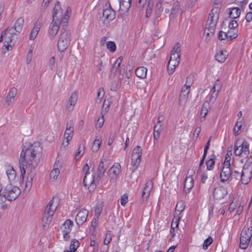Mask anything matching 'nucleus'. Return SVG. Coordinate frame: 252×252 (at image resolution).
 <instances>
[{"mask_svg":"<svg viewBox=\"0 0 252 252\" xmlns=\"http://www.w3.org/2000/svg\"><path fill=\"white\" fill-rule=\"evenodd\" d=\"M42 147L38 142L23 146L22 148L19 160L21 171L20 182L24 183L26 169L29 170L25 183V187L28 190L32 186L36 174L35 169L39 162Z\"/></svg>","mask_w":252,"mask_h":252,"instance_id":"f257e3e1","label":"nucleus"},{"mask_svg":"<svg viewBox=\"0 0 252 252\" xmlns=\"http://www.w3.org/2000/svg\"><path fill=\"white\" fill-rule=\"evenodd\" d=\"M70 9L67 8L65 11L63 13L61 8V3L58 1L55 4L52 13V21L58 23L63 27H66L68 20L69 17Z\"/></svg>","mask_w":252,"mask_h":252,"instance_id":"f03ea898","label":"nucleus"},{"mask_svg":"<svg viewBox=\"0 0 252 252\" xmlns=\"http://www.w3.org/2000/svg\"><path fill=\"white\" fill-rule=\"evenodd\" d=\"M221 88V84L217 80L215 82L213 87L211 90L210 94L209 95V102L206 100L204 103L203 104V107L201 109L200 115L201 117V119H203V120H205L206 116H207L208 109L210 107V103L213 104L216 100V98L217 97L219 93Z\"/></svg>","mask_w":252,"mask_h":252,"instance_id":"7ed1b4c3","label":"nucleus"},{"mask_svg":"<svg viewBox=\"0 0 252 252\" xmlns=\"http://www.w3.org/2000/svg\"><path fill=\"white\" fill-rule=\"evenodd\" d=\"M21 193L19 188L11 184L7 185L0 192V203H3L7 200L11 201L16 199Z\"/></svg>","mask_w":252,"mask_h":252,"instance_id":"20e7f679","label":"nucleus"},{"mask_svg":"<svg viewBox=\"0 0 252 252\" xmlns=\"http://www.w3.org/2000/svg\"><path fill=\"white\" fill-rule=\"evenodd\" d=\"M17 39V34L14 32L12 28H7L2 32L0 37V42L4 41V46L7 51L11 50Z\"/></svg>","mask_w":252,"mask_h":252,"instance_id":"39448f33","label":"nucleus"},{"mask_svg":"<svg viewBox=\"0 0 252 252\" xmlns=\"http://www.w3.org/2000/svg\"><path fill=\"white\" fill-rule=\"evenodd\" d=\"M162 2V0H148L146 9V17H150L155 3V18L156 19L159 17L163 10Z\"/></svg>","mask_w":252,"mask_h":252,"instance_id":"423d86ee","label":"nucleus"},{"mask_svg":"<svg viewBox=\"0 0 252 252\" xmlns=\"http://www.w3.org/2000/svg\"><path fill=\"white\" fill-rule=\"evenodd\" d=\"M71 39V33L69 32L64 31L60 35L57 46L61 52H64L69 46Z\"/></svg>","mask_w":252,"mask_h":252,"instance_id":"0eeeda50","label":"nucleus"},{"mask_svg":"<svg viewBox=\"0 0 252 252\" xmlns=\"http://www.w3.org/2000/svg\"><path fill=\"white\" fill-rule=\"evenodd\" d=\"M249 145L246 141H237L234 145V153L236 156L247 158L249 154Z\"/></svg>","mask_w":252,"mask_h":252,"instance_id":"6e6552de","label":"nucleus"},{"mask_svg":"<svg viewBox=\"0 0 252 252\" xmlns=\"http://www.w3.org/2000/svg\"><path fill=\"white\" fill-rule=\"evenodd\" d=\"M219 11L218 7H213L207 20L206 27L210 29L212 32L215 29L219 17Z\"/></svg>","mask_w":252,"mask_h":252,"instance_id":"1a4fd4ad","label":"nucleus"},{"mask_svg":"<svg viewBox=\"0 0 252 252\" xmlns=\"http://www.w3.org/2000/svg\"><path fill=\"white\" fill-rule=\"evenodd\" d=\"M142 156V149L140 146H137L133 150L131 154V165L132 171H134L138 167Z\"/></svg>","mask_w":252,"mask_h":252,"instance_id":"9d476101","label":"nucleus"},{"mask_svg":"<svg viewBox=\"0 0 252 252\" xmlns=\"http://www.w3.org/2000/svg\"><path fill=\"white\" fill-rule=\"evenodd\" d=\"M190 80V83L189 85L185 84V85L182 87L181 94L179 98V104L181 106H184L186 104L188 99L189 94L190 92V87L192 84V77L191 76H189L187 77V81Z\"/></svg>","mask_w":252,"mask_h":252,"instance_id":"9b49d317","label":"nucleus"},{"mask_svg":"<svg viewBox=\"0 0 252 252\" xmlns=\"http://www.w3.org/2000/svg\"><path fill=\"white\" fill-rule=\"evenodd\" d=\"M74 134L73 125L72 121L68 122L66 124V129L64 134V140L62 142V145L65 148L71 141Z\"/></svg>","mask_w":252,"mask_h":252,"instance_id":"f8f14e48","label":"nucleus"},{"mask_svg":"<svg viewBox=\"0 0 252 252\" xmlns=\"http://www.w3.org/2000/svg\"><path fill=\"white\" fill-rule=\"evenodd\" d=\"M121 166L119 163H115L108 171L110 182L115 183L121 172Z\"/></svg>","mask_w":252,"mask_h":252,"instance_id":"ddd939ff","label":"nucleus"},{"mask_svg":"<svg viewBox=\"0 0 252 252\" xmlns=\"http://www.w3.org/2000/svg\"><path fill=\"white\" fill-rule=\"evenodd\" d=\"M115 18V12L110 4H106L103 8L102 18L104 22L109 23Z\"/></svg>","mask_w":252,"mask_h":252,"instance_id":"4468645a","label":"nucleus"},{"mask_svg":"<svg viewBox=\"0 0 252 252\" xmlns=\"http://www.w3.org/2000/svg\"><path fill=\"white\" fill-rule=\"evenodd\" d=\"M83 172L85 174L84 178L83 183L84 186L86 187H89L94 182V176L93 173H91L89 170V167L87 163H86L83 168Z\"/></svg>","mask_w":252,"mask_h":252,"instance_id":"2eb2a0df","label":"nucleus"},{"mask_svg":"<svg viewBox=\"0 0 252 252\" xmlns=\"http://www.w3.org/2000/svg\"><path fill=\"white\" fill-rule=\"evenodd\" d=\"M195 171L193 169L189 170L187 173V176L185 180L184 190L186 193L189 192L193 186L194 180L192 178Z\"/></svg>","mask_w":252,"mask_h":252,"instance_id":"dca6fc26","label":"nucleus"},{"mask_svg":"<svg viewBox=\"0 0 252 252\" xmlns=\"http://www.w3.org/2000/svg\"><path fill=\"white\" fill-rule=\"evenodd\" d=\"M232 167L228 166L226 163L222 165V169L220 173V181L224 182L227 181L232 174Z\"/></svg>","mask_w":252,"mask_h":252,"instance_id":"f3484780","label":"nucleus"},{"mask_svg":"<svg viewBox=\"0 0 252 252\" xmlns=\"http://www.w3.org/2000/svg\"><path fill=\"white\" fill-rule=\"evenodd\" d=\"M252 177V169L244 166L241 172V181L242 184L247 185Z\"/></svg>","mask_w":252,"mask_h":252,"instance_id":"a211bd4d","label":"nucleus"},{"mask_svg":"<svg viewBox=\"0 0 252 252\" xmlns=\"http://www.w3.org/2000/svg\"><path fill=\"white\" fill-rule=\"evenodd\" d=\"M108 167V161L106 158L102 159L99 162L97 169V178H101Z\"/></svg>","mask_w":252,"mask_h":252,"instance_id":"6ab92c4d","label":"nucleus"},{"mask_svg":"<svg viewBox=\"0 0 252 252\" xmlns=\"http://www.w3.org/2000/svg\"><path fill=\"white\" fill-rule=\"evenodd\" d=\"M88 210L83 209L77 214L75 218V221L78 226L82 225L87 220L88 216Z\"/></svg>","mask_w":252,"mask_h":252,"instance_id":"aec40b11","label":"nucleus"},{"mask_svg":"<svg viewBox=\"0 0 252 252\" xmlns=\"http://www.w3.org/2000/svg\"><path fill=\"white\" fill-rule=\"evenodd\" d=\"M227 193V189L223 187H218L214 189L213 196L215 199L220 200L223 199Z\"/></svg>","mask_w":252,"mask_h":252,"instance_id":"412c9836","label":"nucleus"},{"mask_svg":"<svg viewBox=\"0 0 252 252\" xmlns=\"http://www.w3.org/2000/svg\"><path fill=\"white\" fill-rule=\"evenodd\" d=\"M62 168V164L59 160L56 161L54 164L53 169L51 171L50 177L51 180L55 181L57 179V178L60 174V170Z\"/></svg>","mask_w":252,"mask_h":252,"instance_id":"4be33fe9","label":"nucleus"},{"mask_svg":"<svg viewBox=\"0 0 252 252\" xmlns=\"http://www.w3.org/2000/svg\"><path fill=\"white\" fill-rule=\"evenodd\" d=\"M181 45L177 43L171 51L170 60L180 61Z\"/></svg>","mask_w":252,"mask_h":252,"instance_id":"5701e85b","label":"nucleus"},{"mask_svg":"<svg viewBox=\"0 0 252 252\" xmlns=\"http://www.w3.org/2000/svg\"><path fill=\"white\" fill-rule=\"evenodd\" d=\"M57 208V198L53 197L51 200L46 207L45 209L44 213H47V214L52 215L53 216L54 212L56 210Z\"/></svg>","mask_w":252,"mask_h":252,"instance_id":"b1692460","label":"nucleus"},{"mask_svg":"<svg viewBox=\"0 0 252 252\" xmlns=\"http://www.w3.org/2000/svg\"><path fill=\"white\" fill-rule=\"evenodd\" d=\"M60 25L58 23L52 21L50 23L49 29L48 34L50 39H53L59 32Z\"/></svg>","mask_w":252,"mask_h":252,"instance_id":"393cba45","label":"nucleus"},{"mask_svg":"<svg viewBox=\"0 0 252 252\" xmlns=\"http://www.w3.org/2000/svg\"><path fill=\"white\" fill-rule=\"evenodd\" d=\"M77 92L74 91L71 94L68 103L66 104V109L67 111L71 112L73 110V107L77 101Z\"/></svg>","mask_w":252,"mask_h":252,"instance_id":"a878e982","label":"nucleus"},{"mask_svg":"<svg viewBox=\"0 0 252 252\" xmlns=\"http://www.w3.org/2000/svg\"><path fill=\"white\" fill-rule=\"evenodd\" d=\"M41 25L42 17H39L37 20V21L35 22L34 27L31 31L30 36V39L31 40H33L35 38L40 29Z\"/></svg>","mask_w":252,"mask_h":252,"instance_id":"bb28decb","label":"nucleus"},{"mask_svg":"<svg viewBox=\"0 0 252 252\" xmlns=\"http://www.w3.org/2000/svg\"><path fill=\"white\" fill-rule=\"evenodd\" d=\"M17 94V90L16 88L13 87L8 92L5 100V103L7 106L10 105L14 101L15 96Z\"/></svg>","mask_w":252,"mask_h":252,"instance_id":"cd10ccee","label":"nucleus"},{"mask_svg":"<svg viewBox=\"0 0 252 252\" xmlns=\"http://www.w3.org/2000/svg\"><path fill=\"white\" fill-rule=\"evenodd\" d=\"M5 171L9 181L10 182H14L16 179V173L13 167L10 165H7L6 166Z\"/></svg>","mask_w":252,"mask_h":252,"instance_id":"c85d7f7f","label":"nucleus"},{"mask_svg":"<svg viewBox=\"0 0 252 252\" xmlns=\"http://www.w3.org/2000/svg\"><path fill=\"white\" fill-rule=\"evenodd\" d=\"M153 187V183L151 180H149L146 184L142 192V197L143 199H147L150 195V191Z\"/></svg>","mask_w":252,"mask_h":252,"instance_id":"c756f323","label":"nucleus"},{"mask_svg":"<svg viewBox=\"0 0 252 252\" xmlns=\"http://www.w3.org/2000/svg\"><path fill=\"white\" fill-rule=\"evenodd\" d=\"M180 61L169 60L167 65V71L169 74H172L179 65Z\"/></svg>","mask_w":252,"mask_h":252,"instance_id":"7c9ffc66","label":"nucleus"},{"mask_svg":"<svg viewBox=\"0 0 252 252\" xmlns=\"http://www.w3.org/2000/svg\"><path fill=\"white\" fill-rule=\"evenodd\" d=\"M228 56L227 51L223 50L219 51L216 55V59L220 63L224 62Z\"/></svg>","mask_w":252,"mask_h":252,"instance_id":"2f4dec72","label":"nucleus"},{"mask_svg":"<svg viewBox=\"0 0 252 252\" xmlns=\"http://www.w3.org/2000/svg\"><path fill=\"white\" fill-rule=\"evenodd\" d=\"M24 20L22 17H20L16 21L14 27L12 28L13 31L15 30L17 32H20L23 29Z\"/></svg>","mask_w":252,"mask_h":252,"instance_id":"473e14b6","label":"nucleus"},{"mask_svg":"<svg viewBox=\"0 0 252 252\" xmlns=\"http://www.w3.org/2000/svg\"><path fill=\"white\" fill-rule=\"evenodd\" d=\"M73 226V222L70 220H67L63 223L61 228L62 232L70 233Z\"/></svg>","mask_w":252,"mask_h":252,"instance_id":"72a5a7b5","label":"nucleus"},{"mask_svg":"<svg viewBox=\"0 0 252 252\" xmlns=\"http://www.w3.org/2000/svg\"><path fill=\"white\" fill-rule=\"evenodd\" d=\"M131 1L120 0V9L124 12H127L131 6Z\"/></svg>","mask_w":252,"mask_h":252,"instance_id":"f704fd0d","label":"nucleus"},{"mask_svg":"<svg viewBox=\"0 0 252 252\" xmlns=\"http://www.w3.org/2000/svg\"><path fill=\"white\" fill-rule=\"evenodd\" d=\"M147 69L144 66H140L135 70L136 75L140 78H145L147 75Z\"/></svg>","mask_w":252,"mask_h":252,"instance_id":"c9c22d12","label":"nucleus"},{"mask_svg":"<svg viewBox=\"0 0 252 252\" xmlns=\"http://www.w3.org/2000/svg\"><path fill=\"white\" fill-rule=\"evenodd\" d=\"M52 218L53 215L47 214V213H44L42 218L43 226L44 227H47L52 221Z\"/></svg>","mask_w":252,"mask_h":252,"instance_id":"e433bc0d","label":"nucleus"},{"mask_svg":"<svg viewBox=\"0 0 252 252\" xmlns=\"http://www.w3.org/2000/svg\"><path fill=\"white\" fill-rule=\"evenodd\" d=\"M230 11L229 15L232 19L238 18L241 14V10L238 7H232L229 8Z\"/></svg>","mask_w":252,"mask_h":252,"instance_id":"4c0bfd02","label":"nucleus"},{"mask_svg":"<svg viewBox=\"0 0 252 252\" xmlns=\"http://www.w3.org/2000/svg\"><path fill=\"white\" fill-rule=\"evenodd\" d=\"M101 143V137L99 136H97L96 137L94 141L93 146H92V150L93 152L97 151L99 148L100 144Z\"/></svg>","mask_w":252,"mask_h":252,"instance_id":"58836bf2","label":"nucleus"},{"mask_svg":"<svg viewBox=\"0 0 252 252\" xmlns=\"http://www.w3.org/2000/svg\"><path fill=\"white\" fill-rule=\"evenodd\" d=\"M85 148V146L84 143H82L79 146L78 151L75 156V158L76 160H78L84 154Z\"/></svg>","mask_w":252,"mask_h":252,"instance_id":"ea45409f","label":"nucleus"},{"mask_svg":"<svg viewBox=\"0 0 252 252\" xmlns=\"http://www.w3.org/2000/svg\"><path fill=\"white\" fill-rule=\"evenodd\" d=\"M252 236V234L249 228H244L242 231L240 237L243 238L246 237V239L250 240Z\"/></svg>","mask_w":252,"mask_h":252,"instance_id":"a19ab883","label":"nucleus"},{"mask_svg":"<svg viewBox=\"0 0 252 252\" xmlns=\"http://www.w3.org/2000/svg\"><path fill=\"white\" fill-rule=\"evenodd\" d=\"M79 245L80 244L78 240L76 239L71 240L69 246V249L70 250V252H75L77 250V248L79 247Z\"/></svg>","mask_w":252,"mask_h":252,"instance_id":"79ce46f5","label":"nucleus"},{"mask_svg":"<svg viewBox=\"0 0 252 252\" xmlns=\"http://www.w3.org/2000/svg\"><path fill=\"white\" fill-rule=\"evenodd\" d=\"M185 208L184 202L183 201H178L175 208L176 213L177 214L178 212V215H180L184 210Z\"/></svg>","mask_w":252,"mask_h":252,"instance_id":"37998d69","label":"nucleus"},{"mask_svg":"<svg viewBox=\"0 0 252 252\" xmlns=\"http://www.w3.org/2000/svg\"><path fill=\"white\" fill-rule=\"evenodd\" d=\"M122 62V57H120L118 59L116 60L113 65L112 66L111 71L112 72H116L117 69L120 67Z\"/></svg>","mask_w":252,"mask_h":252,"instance_id":"c03bdc74","label":"nucleus"},{"mask_svg":"<svg viewBox=\"0 0 252 252\" xmlns=\"http://www.w3.org/2000/svg\"><path fill=\"white\" fill-rule=\"evenodd\" d=\"M250 240L240 237V248L242 249H246L248 247Z\"/></svg>","mask_w":252,"mask_h":252,"instance_id":"a18cd8bd","label":"nucleus"},{"mask_svg":"<svg viewBox=\"0 0 252 252\" xmlns=\"http://www.w3.org/2000/svg\"><path fill=\"white\" fill-rule=\"evenodd\" d=\"M226 33V36H227V40H232V39L235 38L238 36V34L237 32H234L231 31V30H229Z\"/></svg>","mask_w":252,"mask_h":252,"instance_id":"49530a36","label":"nucleus"},{"mask_svg":"<svg viewBox=\"0 0 252 252\" xmlns=\"http://www.w3.org/2000/svg\"><path fill=\"white\" fill-rule=\"evenodd\" d=\"M242 126L241 122H237L233 129V131L235 135H239L241 132V127Z\"/></svg>","mask_w":252,"mask_h":252,"instance_id":"de8ad7c7","label":"nucleus"},{"mask_svg":"<svg viewBox=\"0 0 252 252\" xmlns=\"http://www.w3.org/2000/svg\"><path fill=\"white\" fill-rule=\"evenodd\" d=\"M104 95V91L102 88H100L97 92L96 101L100 103Z\"/></svg>","mask_w":252,"mask_h":252,"instance_id":"09e8293b","label":"nucleus"},{"mask_svg":"<svg viewBox=\"0 0 252 252\" xmlns=\"http://www.w3.org/2000/svg\"><path fill=\"white\" fill-rule=\"evenodd\" d=\"M215 161L213 158L208 159L206 162L207 169L208 170H211L213 169L215 165Z\"/></svg>","mask_w":252,"mask_h":252,"instance_id":"8fccbe9b","label":"nucleus"},{"mask_svg":"<svg viewBox=\"0 0 252 252\" xmlns=\"http://www.w3.org/2000/svg\"><path fill=\"white\" fill-rule=\"evenodd\" d=\"M107 48L111 52H114L116 50V46L115 43L113 41H108L106 43Z\"/></svg>","mask_w":252,"mask_h":252,"instance_id":"3c124183","label":"nucleus"},{"mask_svg":"<svg viewBox=\"0 0 252 252\" xmlns=\"http://www.w3.org/2000/svg\"><path fill=\"white\" fill-rule=\"evenodd\" d=\"M213 240L211 237H209L206 239L203 243V248L204 250H207L208 247L213 243Z\"/></svg>","mask_w":252,"mask_h":252,"instance_id":"603ef678","label":"nucleus"},{"mask_svg":"<svg viewBox=\"0 0 252 252\" xmlns=\"http://www.w3.org/2000/svg\"><path fill=\"white\" fill-rule=\"evenodd\" d=\"M33 55V52H32V49L31 48L30 49L29 51H28L27 56H26V63L28 64H29L32 58Z\"/></svg>","mask_w":252,"mask_h":252,"instance_id":"864d4df0","label":"nucleus"},{"mask_svg":"<svg viewBox=\"0 0 252 252\" xmlns=\"http://www.w3.org/2000/svg\"><path fill=\"white\" fill-rule=\"evenodd\" d=\"M180 220V217L175 218L171 223V228L174 229L177 228L179 225V223Z\"/></svg>","mask_w":252,"mask_h":252,"instance_id":"5fc2aeb1","label":"nucleus"},{"mask_svg":"<svg viewBox=\"0 0 252 252\" xmlns=\"http://www.w3.org/2000/svg\"><path fill=\"white\" fill-rule=\"evenodd\" d=\"M231 175L236 180L241 179V172L233 168Z\"/></svg>","mask_w":252,"mask_h":252,"instance_id":"6e6d98bb","label":"nucleus"},{"mask_svg":"<svg viewBox=\"0 0 252 252\" xmlns=\"http://www.w3.org/2000/svg\"><path fill=\"white\" fill-rule=\"evenodd\" d=\"M111 240V235L109 232L107 233L105 235V238L104 240L103 243L105 245H108Z\"/></svg>","mask_w":252,"mask_h":252,"instance_id":"4d7b16f0","label":"nucleus"},{"mask_svg":"<svg viewBox=\"0 0 252 252\" xmlns=\"http://www.w3.org/2000/svg\"><path fill=\"white\" fill-rule=\"evenodd\" d=\"M244 166L252 169V156H250L248 158L246 163H245Z\"/></svg>","mask_w":252,"mask_h":252,"instance_id":"13d9d810","label":"nucleus"},{"mask_svg":"<svg viewBox=\"0 0 252 252\" xmlns=\"http://www.w3.org/2000/svg\"><path fill=\"white\" fill-rule=\"evenodd\" d=\"M238 26V23L236 21L232 20L231 21L228 25V27L230 30H233L236 28Z\"/></svg>","mask_w":252,"mask_h":252,"instance_id":"bf43d9fd","label":"nucleus"},{"mask_svg":"<svg viewBox=\"0 0 252 252\" xmlns=\"http://www.w3.org/2000/svg\"><path fill=\"white\" fill-rule=\"evenodd\" d=\"M215 30V29H214L212 32H212L210 30V29L207 28V27H206L205 29L204 30V33L206 34V36L211 37L214 35Z\"/></svg>","mask_w":252,"mask_h":252,"instance_id":"052dcab7","label":"nucleus"},{"mask_svg":"<svg viewBox=\"0 0 252 252\" xmlns=\"http://www.w3.org/2000/svg\"><path fill=\"white\" fill-rule=\"evenodd\" d=\"M56 60L54 57H52L51 59L50 60L49 63V68L51 70H53L55 66Z\"/></svg>","mask_w":252,"mask_h":252,"instance_id":"680f3d73","label":"nucleus"},{"mask_svg":"<svg viewBox=\"0 0 252 252\" xmlns=\"http://www.w3.org/2000/svg\"><path fill=\"white\" fill-rule=\"evenodd\" d=\"M162 129L163 127L161 125H158V124H157L154 127V131L156 132H158L159 134H160Z\"/></svg>","mask_w":252,"mask_h":252,"instance_id":"e2e57ef3","label":"nucleus"},{"mask_svg":"<svg viewBox=\"0 0 252 252\" xmlns=\"http://www.w3.org/2000/svg\"><path fill=\"white\" fill-rule=\"evenodd\" d=\"M219 38L220 40H222L227 39V36H226V33L225 32H223L222 31H220L219 34Z\"/></svg>","mask_w":252,"mask_h":252,"instance_id":"0e129e2a","label":"nucleus"},{"mask_svg":"<svg viewBox=\"0 0 252 252\" xmlns=\"http://www.w3.org/2000/svg\"><path fill=\"white\" fill-rule=\"evenodd\" d=\"M127 201V196L126 194H124L121 198V204L124 206Z\"/></svg>","mask_w":252,"mask_h":252,"instance_id":"69168bd1","label":"nucleus"},{"mask_svg":"<svg viewBox=\"0 0 252 252\" xmlns=\"http://www.w3.org/2000/svg\"><path fill=\"white\" fill-rule=\"evenodd\" d=\"M98 220L99 218H97V217H94L93 220L92 221V226H93L94 228H95L98 224Z\"/></svg>","mask_w":252,"mask_h":252,"instance_id":"338daca9","label":"nucleus"},{"mask_svg":"<svg viewBox=\"0 0 252 252\" xmlns=\"http://www.w3.org/2000/svg\"><path fill=\"white\" fill-rule=\"evenodd\" d=\"M104 119L103 117L102 116L101 118H99L97 119V125H98L99 128L101 127L104 124Z\"/></svg>","mask_w":252,"mask_h":252,"instance_id":"774afa93","label":"nucleus"}]
</instances>
